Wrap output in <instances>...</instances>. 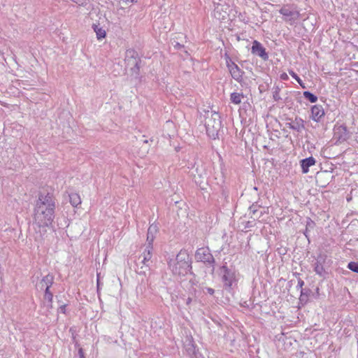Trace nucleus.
Returning a JSON list of instances; mask_svg holds the SVG:
<instances>
[{
    "instance_id": "f257e3e1",
    "label": "nucleus",
    "mask_w": 358,
    "mask_h": 358,
    "mask_svg": "<svg viewBox=\"0 0 358 358\" xmlns=\"http://www.w3.org/2000/svg\"><path fill=\"white\" fill-rule=\"evenodd\" d=\"M55 206L52 194L40 193L34 208V224L38 227H50L55 218Z\"/></svg>"
},
{
    "instance_id": "f03ea898",
    "label": "nucleus",
    "mask_w": 358,
    "mask_h": 358,
    "mask_svg": "<svg viewBox=\"0 0 358 358\" xmlns=\"http://www.w3.org/2000/svg\"><path fill=\"white\" fill-rule=\"evenodd\" d=\"M169 267L174 275L185 276L188 273L194 274L192 269V259L186 250H180L176 258L169 262Z\"/></svg>"
},
{
    "instance_id": "7ed1b4c3",
    "label": "nucleus",
    "mask_w": 358,
    "mask_h": 358,
    "mask_svg": "<svg viewBox=\"0 0 358 358\" xmlns=\"http://www.w3.org/2000/svg\"><path fill=\"white\" fill-rule=\"evenodd\" d=\"M152 227H150L148 230L147 234V242L148 244L145 246L143 253L138 257L139 264H136V272L139 275H145L146 271L148 270L150 265L152 264V243H153V236L150 237V232Z\"/></svg>"
},
{
    "instance_id": "20e7f679",
    "label": "nucleus",
    "mask_w": 358,
    "mask_h": 358,
    "mask_svg": "<svg viewBox=\"0 0 358 358\" xmlns=\"http://www.w3.org/2000/svg\"><path fill=\"white\" fill-rule=\"evenodd\" d=\"M221 117L218 113L208 111L206 114L205 127L206 134L212 139L218 138L219 131L222 127Z\"/></svg>"
},
{
    "instance_id": "39448f33",
    "label": "nucleus",
    "mask_w": 358,
    "mask_h": 358,
    "mask_svg": "<svg viewBox=\"0 0 358 358\" xmlns=\"http://www.w3.org/2000/svg\"><path fill=\"white\" fill-rule=\"evenodd\" d=\"M220 275H222V281L224 288L231 292L237 285L238 275L234 268H229L226 265H223L220 268Z\"/></svg>"
},
{
    "instance_id": "423d86ee",
    "label": "nucleus",
    "mask_w": 358,
    "mask_h": 358,
    "mask_svg": "<svg viewBox=\"0 0 358 358\" xmlns=\"http://www.w3.org/2000/svg\"><path fill=\"white\" fill-rule=\"evenodd\" d=\"M126 67L129 68L131 72V75L135 78H138L140 71L141 59L138 52L134 49H129L125 52L124 58Z\"/></svg>"
},
{
    "instance_id": "0eeeda50",
    "label": "nucleus",
    "mask_w": 358,
    "mask_h": 358,
    "mask_svg": "<svg viewBox=\"0 0 358 358\" xmlns=\"http://www.w3.org/2000/svg\"><path fill=\"white\" fill-rule=\"evenodd\" d=\"M279 13L284 17L285 21H289L291 23L297 20L300 16L299 11L294 5L283 6Z\"/></svg>"
},
{
    "instance_id": "6e6552de",
    "label": "nucleus",
    "mask_w": 358,
    "mask_h": 358,
    "mask_svg": "<svg viewBox=\"0 0 358 358\" xmlns=\"http://www.w3.org/2000/svg\"><path fill=\"white\" fill-rule=\"evenodd\" d=\"M195 259L197 262H201L208 266H214L215 259L208 248H201L196 250Z\"/></svg>"
},
{
    "instance_id": "1a4fd4ad",
    "label": "nucleus",
    "mask_w": 358,
    "mask_h": 358,
    "mask_svg": "<svg viewBox=\"0 0 358 358\" xmlns=\"http://www.w3.org/2000/svg\"><path fill=\"white\" fill-rule=\"evenodd\" d=\"M251 52L252 54L259 57L264 61H267L268 59V54L266 51V49L263 47L260 42L256 40L252 42Z\"/></svg>"
},
{
    "instance_id": "9d476101",
    "label": "nucleus",
    "mask_w": 358,
    "mask_h": 358,
    "mask_svg": "<svg viewBox=\"0 0 358 358\" xmlns=\"http://www.w3.org/2000/svg\"><path fill=\"white\" fill-rule=\"evenodd\" d=\"M285 124L288 128L297 132H301L305 129L303 120L299 117H296L294 120Z\"/></svg>"
},
{
    "instance_id": "9b49d317",
    "label": "nucleus",
    "mask_w": 358,
    "mask_h": 358,
    "mask_svg": "<svg viewBox=\"0 0 358 358\" xmlns=\"http://www.w3.org/2000/svg\"><path fill=\"white\" fill-rule=\"evenodd\" d=\"M324 114V108L321 105H315L311 108V118L316 122H320Z\"/></svg>"
},
{
    "instance_id": "f8f14e48",
    "label": "nucleus",
    "mask_w": 358,
    "mask_h": 358,
    "mask_svg": "<svg viewBox=\"0 0 358 358\" xmlns=\"http://www.w3.org/2000/svg\"><path fill=\"white\" fill-rule=\"evenodd\" d=\"M231 77L236 80L238 83H241L243 81V76L245 73L243 71H242L238 66L232 65L229 70Z\"/></svg>"
},
{
    "instance_id": "ddd939ff",
    "label": "nucleus",
    "mask_w": 358,
    "mask_h": 358,
    "mask_svg": "<svg viewBox=\"0 0 358 358\" xmlns=\"http://www.w3.org/2000/svg\"><path fill=\"white\" fill-rule=\"evenodd\" d=\"M316 163V160L313 157H309L303 159L300 161V165L303 173H307L309 171V168Z\"/></svg>"
},
{
    "instance_id": "4468645a",
    "label": "nucleus",
    "mask_w": 358,
    "mask_h": 358,
    "mask_svg": "<svg viewBox=\"0 0 358 358\" xmlns=\"http://www.w3.org/2000/svg\"><path fill=\"white\" fill-rule=\"evenodd\" d=\"M54 282V276L52 274L45 275L38 283L37 287L43 289V288L51 287Z\"/></svg>"
},
{
    "instance_id": "2eb2a0df",
    "label": "nucleus",
    "mask_w": 358,
    "mask_h": 358,
    "mask_svg": "<svg viewBox=\"0 0 358 358\" xmlns=\"http://www.w3.org/2000/svg\"><path fill=\"white\" fill-rule=\"evenodd\" d=\"M323 262L324 260L322 258H318L316 260V262L314 264L315 272L321 277L324 276L325 273V271L323 266Z\"/></svg>"
},
{
    "instance_id": "dca6fc26",
    "label": "nucleus",
    "mask_w": 358,
    "mask_h": 358,
    "mask_svg": "<svg viewBox=\"0 0 358 358\" xmlns=\"http://www.w3.org/2000/svg\"><path fill=\"white\" fill-rule=\"evenodd\" d=\"M92 29L96 33V38L99 41L103 39L106 36V32L104 29L99 26V24H93Z\"/></svg>"
},
{
    "instance_id": "f3484780",
    "label": "nucleus",
    "mask_w": 358,
    "mask_h": 358,
    "mask_svg": "<svg viewBox=\"0 0 358 358\" xmlns=\"http://www.w3.org/2000/svg\"><path fill=\"white\" fill-rule=\"evenodd\" d=\"M243 97V93L232 92L230 95V101L232 103L238 105L241 103Z\"/></svg>"
},
{
    "instance_id": "a211bd4d",
    "label": "nucleus",
    "mask_w": 358,
    "mask_h": 358,
    "mask_svg": "<svg viewBox=\"0 0 358 358\" xmlns=\"http://www.w3.org/2000/svg\"><path fill=\"white\" fill-rule=\"evenodd\" d=\"M69 200L71 204L74 206L77 207L78 205L81 203L80 197L78 194L77 193H71L69 194Z\"/></svg>"
},
{
    "instance_id": "6ab92c4d",
    "label": "nucleus",
    "mask_w": 358,
    "mask_h": 358,
    "mask_svg": "<svg viewBox=\"0 0 358 358\" xmlns=\"http://www.w3.org/2000/svg\"><path fill=\"white\" fill-rule=\"evenodd\" d=\"M258 207H259V206H257V203H254L249 208L250 213L252 214V217L254 219H259L263 215L262 212L259 213V215H257L258 213Z\"/></svg>"
},
{
    "instance_id": "aec40b11",
    "label": "nucleus",
    "mask_w": 358,
    "mask_h": 358,
    "mask_svg": "<svg viewBox=\"0 0 358 358\" xmlns=\"http://www.w3.org/2000/svg\"><path fill=\"white\" fill-rule=\"evenodd\" d=\"M52 293L44 294V306L50 309L52 308Z\"/></svg>"
},
{
    "instance_id": "412c9836",
    "label": "nucleus",
    "mask_w": 358,
    "mask_h": 358,
    "mask_svg": "<svg viewBox=\"0 0 358 358\" xmlns=\"http://www.w3.org/2000/svg\"><path fill=\"white\" fill-rule=\"evenodd\" d=\"M303 96L310 103H315L317 101V96L309 91H304L303 92Z\"/></svg>"
},
{
    "instance_id": "4be33fe9",
    "label": "nucleus",
    "mask_w": 358,
    "mask_h": 358,
    "mask_svg": "<svg viewBox=\"0 0 358 358\" xmlns=\"http://www.w3.org/2000/svg\"><path fill=\"white\" fill-rule=\"evenodd\" d=\"M289 75L301 85L303 89H306V87L303 83V80L299 77V76L292 70H289Z\"/></svg>"
},
{
    "instance_id": "5701e85b",
    "label": "nucleus",
    "mask_w": 358,
    "mask_h": 358,
    "mask_svg": "<svg viewBox=\"0 0 358 358\" xmlns=\"http://www.w3.org/2000/svg\"><path fill=\"white\" fill-rule=\"evenodd\" d=\"M348 268L350 271L358 273V262H350L348 263Z\"/></svg>"
},
{
    "instance_id": "b1692460",
    "label": "nucleus",
    "mask_w": 358,
    "mask_h": 358,
    "mask_svg": "<svg viewBox=\"0 0 358 358\" xmlns=\"http://www.w3.org/2000/svg\"><path fill=\"white\" fill-rule=\"evenodd\" d=\"M310 292V289H301V295H300V301H306L308 299V293Z\"/></svg>"
},
{
    "instance_id": "393cba45",
    "label": "nucleus",
    "mask_w": 358,
    "mask_h": 358,
    "mask_svg": "<svg viewBox=\"0 0 358 358\" xmlns=\"http://www.w3.org/2000/svg\"><path fill=\"white\" fill-rule=\"evenodd\" d=\"M315 227V223L310 218H308L306 221V228L307 229H312Z\"/></svg>"
},
{
    "instance_id": "a878e982",
    "label": "nucleus",
    "mask_w": 358,
    "mask_h": 358,
    "mask_svg": "<svg viewBox=\"0 0 358 358\" xmlns=\"http://www.w3.org/2000/svg\"><path fill=\"white\" fill-rule=\"evenodd\" d=\"M226 65H227V67L228 70H229L232 65H236V64H235L231 60V59L230 58L229 56L226 55Z\"/></svg>"
},
{
    "instance_id": "bb28decb",
    "label": "nucleus",
    "mask_w": 358,
    "mask_h": 358,
    "mask_svg": "<svg viewBox=\"0 0 358 358\" xmlns=\"http://www.w3.org/2000/svg\"><path fill=\"white\" fill-rule=\"evenodd\" d=\"M304 285V281L301 279V278H299L298 279V283H297V285H296V288L298 289H300V291H301V289H303V286Z\"/></svg>"
},
{
    "instance_id": "cd10ccee",
    "label": "nucleus",
    "mask_w": 358,
    "mask_h": 358,
    "mask_svg": "<svg viewBox=\"0 0 358 358\" xmlns=\"http://www.w3.org/2000/svg\"><path fill=\"white\" fill-rule=\"evenodd\" d=\"M280 78L282 80L287 81L289 80V76L286 73H282L280 74Z\"/></svg>"
},
{
    "instance_id": "c85d7f7f",
    "label": "nucleus",
    "mask_w": 358,
    "mask_h": 358,
    "mask_svg": "<svg viewBox=\"0 0 358 358\" xmlns=\"http://www.w3.org/2000/svg\"><path fill=\"white\" fill-rule=\"evenodd\" d=\"M59 310L62 313H66V305H62L59 308Z\"/></svg>"
},
{
    "instance_id": "c756f323",
    "label": "nucleus",
    "mask_w": 358,
    "mask_h": 358,
    "mask_svg": "<svg viewBox=\"0 0 358 358\" xmlns=\"http://www.w3.org/2000/svg\"><path fill=\"white\" fill-rule=\"evenodd\" d=\"M150 227H152V230H151V232H150V237H152V236H154L153 233L156 231V227H154V226H152V225H151V226L148 228V229H149ZM155 238V237H153V238Z\"/></svg>"
},
{
    "instance_id": "7c9ffc66",
    "label": "nucleus",
    "mask_w": 358,
    "mask_h": 358,
    "mask_svg": "<svg viewBox=\"0 0 358 358\" xmlns=\"http://www.w3.org/2000/svg\"><path fill=\"white\" fill-rule=\"evenodd\" d=\"M207 292H208L209 294L213 295V294L215 293V290H214L213 288L208 287V288H207Z\"/></svg>"
},
{
    "instance_id": "2f4dec72",
    "label": "nucleus",
    "mask_w": 358,
    "mask_h": 358,
    "mask_svg": "<svg viewBox=\"0 0 358 358\" xmlns=\"http://www.w3.org/2000/svg\"><path fill=\"white\" fill-rule=\"evenodd\" d=\"M309 230L310 229H307L306 228V230L305 231L303 232V234L305 235V236L308 238V240L309 241Z\"/></svg>"
},
{
    "instance_id": "473e14b6",
    "label": "nucleus",
    "mask_w": 358,
    "mask_h": 358,
    "mask_svg": "<svg viewBox=\"0 0 358 358\" xmlns=\"http://www.w3.org/2000/svg\"><path fill=\"white\" fill-rule=\"evenodd\" d=\"M50 289V287L43 288V290L45 291V294H50V293H51Z\"/></svg>"
},
{
    "instance_id": "72a5a7b5",
    "label": "nucleus",
    "mask_w": 358,
    "mask_h": 358,
    "mask_svg": "<svg viewBox=\"0 0 358 358\" xmlns=\"http://www.w3.org/2000/svg\"><path fill=\"white\" fill-rule=\"evenodd\" d=\"M192 302V299L190 297H188L186 300V304L189 305Z\"/></svg>"
},
{
    "instance_id": "f704fd0d",
    "label": "nucleus",
    "mask_w": 358,
    "mask_h": 358,
    "mask_svg": "<svg viewBox=\"0 0 358 358\" xmlns=\"http://www.w3.org/2000/svg\"><path fill=\"white\" fill-rule=\"evenodd\" d=\"M183 47V45H180L179 43H176V45H175V48H180Z\"/></svg>"
},
{
    "instance_id": "c9c22d12",
    "label": "nucleus",
    "mask_w": 358,
    "mask_h": 358,
    "mask_svg": "<svg viewBox=\"0 0 358 358\" xmlns=\"http://www.w3.org/2000/svg\"><path fill=\"white\" fill-rule=\"evenodd\" d=\"M78 353H79V355H80V358L81 357L82 355H84L83 350L81 348L79 349Z\"/></svg>"
},
{
    "instance_id": "e433bc0d",
    "label": "nucleus",
    "mask_w": 358,
    "mask_h": 358,
    "mask_svg": "<svg viewBox=\"0 0 358 358\" xmlns=\"http://www.w3.org/2000/svg\"><path fill=\"white\" fill-rule=\"evenodd\" d=\"M238 17L241 20L245 21V19L243 18V16L241 13L239 14Z\"/></svg>"
},
{
    "instance_id": "4c0bfd02",
    "label": "nucleus",
    "mask_w": 358,
    "mask_h": 358,
    "mask_svg": "<svg viewBox=\"0 0 358 358\" xmlns=\"http://www.w3.org/2000/svg\"><path fill=\"white\" fill-rule=\"evenodd\" d=\"M127 1H129V2H131V3H134V2H136L137 0H126Z\"/></svg>"
},
{
    "instance_id": "58836bf2",
    "label": "nucleus",
    "mask_w": 358,
    "mask_h": 358,
    "mask_svg": "<svg viewBox=\"0 0 358 358\" xmlns=\"http://www.w3.org/2000/svg\"><path fill=\"white\" fill-rule=\"evenodd\" d=\"M273 97H274L275 100H278V99H279V98L278 97V94H274V95H273Z\"/></svg>"
},
{
    "instance_id": "ea45409f",
    "label": "nucleus",
    "mask_w": 358,
    "mask_h": 358,
    "mask_svg": "<svg viewBox=\"0 0 358 358\" xmlns=\"http://www.w3.org/2000/svg\"><path fill=\"white\" fill-rule=\"evenodd\" d=\"M99 286V275H97V287Z\"/></svg>"
},
{
    "instance_id": "a19ab883",
    "label": "nucleus",
    "mask_w": 358,
    "mask_h": 358,
    "mask_svg": "<svg viewBox=\"0 0 358 358\" xmlns=\"http://www.w3.org/2000/svg\"><path fill=\"white\" fill-rule=\"evenodd\" d=\"M254 189L255 190H257V187H254Z\"/></svg>"
},
{
    "instance_id": "79ce46f5",
    "label": "nucleus",
    "mask_w": 358,
    "mask_h": 358,
    "mask_svg": "<svg viewBox=\"0 0 358 358\" xmlns=\"http://www.w3.org/2000/svg\"><path fill=\"white\" fill-rule=\"evenodd\" d=\"M80 358H85L84 355H82Z\"/></svg>"
},
{
    "instance_id": "37998d69",
    "label": "nucleus",
    "mask_w": 358,
    "mask_h": 358,
    "mask_svg": "<svg viewBox=\"0 0 358 358\" xmlns=\"http://www.w3.org/2000/svg\"><path fill=\"white\" fill-rule=\"evenodd\" d=\"M357 143H358V140H357Z\"/></svg>"
}]
</instances>
